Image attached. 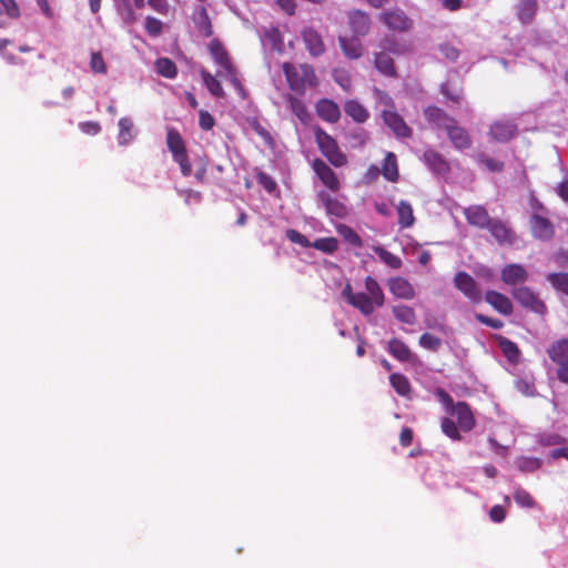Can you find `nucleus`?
<instances>
[{
  "label": "nucleus",
  "instance_id": "f257e3e1",
  "mask_svg": "<svg viewBox=\"0 0 568 568\" xmlns=\"http://www.w3.org/2000/svg\"><path fill=\"white\" fill-rule=\"evenodd\" d=\"M282 70L288 88L300 95L305 94L306 85L316 88L320 83L314 68L308 63L294 65L293 63L284 62Z\"/></svg>",
  "mask_w": 568,
  "mask_h": 568
},
{
  "label": "nucleus",
  "instance_id": "f03ea898",
  "mask_svg": "<svg viewBox=\"0 0 568 568\" xmlns=\"http://www.w3.org/2000/svg\"><path fill=\"white\" fill-rule=\"evenodd\" d=\"M313 131L318 149L326 160L335 168L346 165L347 156L341 151L337 141L318 125Z\"/></svg>",
  "mask_w": 568,
  "mask_h": 568
},
{
  "label": "nucleus",
  "instance_id": "7ed1b4c3",
  "mask_svg": "<svg viewBox=\"0 0 568 568\" xmlns=\"http://www.w3.org/2000/svg\"><path fill=\"white\" fill-rule=\"evenodd\" d=\"M511 296L521 307L532 313H536L538 315H545L547 313L546 304L528 286H519L514 288L511 291Z\"/></svg>",
  "mask_w": 568,
  "mask_h": 568
},
{
  "label": "nucleus",
  "instance_id": "20e7f679",
  "mask_svg": "<svg viewBox=\"0 0 568 568\" xmlns=\"http://www.w3.org/2000/svg\"><path fill=\"white\" fill-rule=\"evenodd\" d=\"M454 285L471 303H479L481 301L480 287L475 278L467 272H457L454 276Z\"/></svg>",
  "mask_w": 568,
  "mask_h": 568
},
{
  "label": "nucleus",
  "instance_id": "39448f33",
  "mask_svg": "<svg viewBox=\"0 0 568 568\" xmlns=\"http://www.w3.org/2000/svg\"><path fill=\"white\" fill-rule=\"evenodd\" d=\"M529 229L531 235L539 241L549 242L555 236L554 223L540 215L539 213H532L529 217Z\"/></svg>",
  "mask_w": 568,
  "mask_h": 568
},
{
  "label": "nucleus",
  "instance_id": "423d86ee",
  "mask_svg": "<svg viewBox=\"0 0 568 568\" xmlns=\"http://www.w3.org/2000/svg\"><path fill=\"white\" fill-rule=\"evenodd\" d=\"M348 27L355 37H365L369 33L372 20L367 12L352 9L347 12Z\"/></svg>",
  "mask_w": 568,
  "mask_h": 568
},
{
  "label": "nucleus",
  "instance_id": "0eeeda50",
  "mask_svg": "<svg viewBox=\"0 0 568 568\" xmlns=\"http://www.w3.org/2000/svg\"><path fill=\"white\" fill-rule=\"evenodd\" d=\"M518 132V125L510 119L497 120L491 123L489 136L500 143L510 141Z\"/></svg>",
  "mask_w": 568,
  "mask_h": 568
},
{
  "label": "nucleus",
  "instance_id": "6e6552de",
  "mask_svg": "<svg viewBox=\"0 0 568 568\" xmlns=\"http://www.w3.org/2000/svg\"><path fill=\"white\" fill-rule=\"evenodd\" d=\"M312 169L324 186L332 192L339 191L341 182L336 173L322 159H314L312 162Z\"/></svg>",
  "mask_w": 568,
  "mask_h": 568
},
{
  "label": "nucleus",
  "instance_id": "1a4fd4ad",
  "mask_svg": "<svg viewBox=\"0 0 568 568\" xmlns=\"http://www.w3.org/2000/svg\"><path fill=\"white\" fill-rule=\"evenodd\" d=\"M379 19L394 31L405 32L412 28V20L403 10L393 9L381 13Z\"/></svg>",
  "mask_w": 568,
  "mask_h": 568
},
{
  "label": "nucleus",
  "instance_id": "9d476101",
  "mask_svg": "<svg viewBox=\"0 0 568 568\" xmlns=\"http://www.w3.org/2000/svg\"><path fill=\"white\" fill-rule=\"evenodd\" d=\"M487 230L500 245H513L516 242V233L507 223L499 219H493Z\"/></svg>",
  "mask_w": 568,
  "mask_h": 568
},
{
  "label": "nucleus",
  "instance_id": "9b49d317",
  "mask_svg": "<svg viewBox=\"0 0 568 568\" xmlns=\"http://www.w3.org/2000/svg\"><path fill=\"white\" fill-rule=\"evenodd\" d=\"M384 123L392 130L397 138H410L412 129L407 125L405 120L393 110H384L382 113Z\"/></svg>",
  "mask_w": 568,
  "mask_h": 568
},
{
  "label": "nucleus",
  "instance_id": "f8f14e48",
  "mask_svg": "<svg viewBox=\"0 0 568 568\" xmlns=\"http://www.w3.org/2000/svg\"><path fill=\"white\" fill-rule=\"evenodd\" d=\"M209 52L214 62L224 70L225 74L236 69L231 61L227 50L219 39H212L210 41Z\"/></svg>",
  "mask_w": 568,
  "mask_h": 568
},
{
  "label": "nucleus",
  "instance_id": "ddd939ff",
  "mask_svg": "<svg viewBox=\"0 0 568 568\" xmlns=\"http://www.w3.org/2000/svg\"><path fill=\"white\" fill-rule=\"evenodd\" d=\"M449 414L456 416L460 430L467 433L475 428L476 418L466 402H457L455 408Z\"/></svg>",
  "mask_w": 568,
  "mask_h": 568
},
{
  "label": "nucleus",
  "instance_id": "4468645a",
  "mask_svg": "<svg viewBox=\"0 0 568 568\" xmlns=\"http://www.w3.org/2000/svg\"><path fill=\"white\" fill-rule=\"evenodd\" d=\"M306 50L312 57H321L325 52L322 36L313 28H305L301 32Z\"/></svg>",
  "mask_w": 568,
  "mask_h": 568
},
{
  "label": "nucleus",
  "instance_id": "2eb2a0df",
  "mask_svg": "<svg viewBox=\"0 0 568 568\" xmlns=\"http://www.w3.org/2000/svg\"><path fill=\"white\" fill-rule=\"evenodd\" d=\"M464 216L469 225L478 229H487L493 217L483 205H470L463 210Z\"/></svg>",
  "mask_w": 568,
  "mask_h": 568
},
{
  "label": "nucleus",
  "instance_id": "dca6fc26",
  "mask_svg": "<svg viewBox=\"0 0 568 568\" xmlns=\"http://www.w3.org/2000/svg\"><path fill=\"white\" fill-rule=\"evenodd\" d=\"M500 278L505 284L515 286L528 280V272L523 265L511 263L503 267Z\"/></svg>",
  "mask_w": 568,
  "mask_h": 568
},
{
  "label": "nucleus",
  "instance_id": "f3484780",
  "mask_svg": "<svg viewBox=\"0 0 568 568\" xmlns=\"http://www.w3.org/2000/svg\"><path fill=\"white\" fill-rule=\"evenodd\" d=\"M485 301L495 311L504 316H509L514 312V305L508 296L497 291L490 290L485 293Z\"/></svg>",
  "mask_w": 568,
  "mask_h": 568
},
{
  "label": "nucleus",
  "instance_id": "a211bd4d",
  "mask_svg": "<svg viewBox=\"0 0 568 568\" xmlns=\"http://www.w3.org/2000/svg\"><path fill=\"white\" fill-rule=\"evenodd\" d=\"M424 116L427 122L435 125L436 128H442L445 131L456 122V120L447 112L435 105L427 106L424 110Z\"/></svg>",
  "mask_w": 568,
  "mask_h": 568
},
{
  "label": "nucleus",
  "instance_id": "6ab92c4d",
  "mask_svg": "<svg viewBox=\"0 0 568 568\" xmlns=\"http://www.w3.org/2000/svg\"><path fill=\"white\" fill-rule=\"evenodd\" d=\"M317 115L325 122L336 123L341 118L337 103L329 99H321L315 105Z\"/></svg>",
  "mask_w": 568,
  "mask_h": 568
},
{
  "label": "nucleus",
  "instance_id": "aec40b11",
  "mask_svg": "<svg viewBox=\"0 0 568 568\" xmlns=\"http://www.w3.org/2000/svg\"><path fill=\"white\" fill-rule=\"evenodd\" d=\"M447 136L457 150H466L471 145V136L468 131L457 125V121L446 130Z\"/></svg>",
  "mask_w": 568,
  "mask_h": 568
},
{
  "label": "nucleus",
  "instance_id": "412c9836",
  "mask_svg": "<svg viewBox=\"0 0 568 568\" xmlns=\"http://www.w3.org/2000/svg\"><path fill=\"white\" fill-rule=\"evenodd\" d=\"M359 37H339L338 43L344 55L351 60L359 59L364 54V47Z\"/></svg>",
  "mask_w": 568,
  "mask_h": 568
},
{
  "label": "nucleus",
  "instance_id": "4be33fe9",
  "mask_svg": "<svg viewBox=\"0 0 568 568\" xmlns=\"http://www.w3.org/2000/svg\"><path fill=\"white\" fill-rule=\"evenodd\" d=\"M317 199L324 206L329 215L344 217L347 214V207L336 197L331 196L327 192L321 191L317 193Z\"/></svg>",
  "mask_w": 568,
  "mask_h": 568
},
{
  "label": "nucleus",
  "instance_id": "5701e85b",
  "mask_svg": "<svg viewBox=\"0 0 568 568\" xmlns=\"http://www.w3.org/2000/svg\"><path fill=\"white\" fill-rule=\"evenodd\" d=\"M388 288L390 293L403 300H412L415 296V290L413 285L403 277H393L388 281Z\"/></svg>",
  "mask_w": 568,
  "mask_h": 568
},
{
  "label": "nucleus",
  "instance_id": "b1692460",
  "mask_svg": "<svg viewBox=\"0 0 568 568\" xmlns=\"http://www.w3.org/2000/svg\"><path fill=\"white\" fill-rule=\"evenodd\" d=\"M375 68L385 77L397 78V70L395 67L394 59L389 53L379 51L374 55Z\"/></svg>",
  "mask_w": 568,
  "mask_h": 568
},
{
  "label": "nucleus",
  "instance_id": "393cba45",
  "mask_svg": "<svg viewBox=\"0 0 568 568\" xmlns=\"http://www.w3.org/2000/svg\"><path fill=\"white\" fill-rule=\"evenodd\" d=\"M547 355L558 366L568 362V337L554 342L547 349Z\"/></svg>",
  "mask_w": 568,
  "mask_h": 568
},
{
  "label": "nucleus",
  "instance_id": "a878e982",
  "mask_svg": "<svg viewBox=\"0 0 568 568\" xmlns=\"http://www.w3.org/2000/svg\"><path fill=\"white\" fill-rule=\"evenodd\" d=\"M381 174L385 178V180L395 183L399 180V170L396 154L393 152H387L385 159L382 163V168L379 169Z\"/></svg>",
  "mask_w": 568,
  "mask_h": 568
},
{
  "label": "nucleus",
  "instance_id": "bb28decb",
  "mask_svg": "<svg viewBox=\"0 0 568 568\" xmlns=\"http://www.w3.org/2000/svg\"><path fill=\"white\" fill-rule=\"evenodd\" d=\"M423 159L426 165L435 173L445 174L449 171L448 162L442 156L440 153L434 150H427Z\"/></svg>",
  "mask_w": 568,
  "mask_h": 568
},
{
  "label": "nucleus",
  "instance_id": "cd10ccee",
  "mask_svg": "<svg viewBox=\"0 0 568 568\" xmlns=\"http://www.w3.org/2000/svg\"><path fill=\"white\" fill-rule=\"evenodd\" d=\"M516 11L521 23H531L538 11V2L537 0H519L516 6Z\"/></svg>",
  "mask_w": 568,
  "mask_h": 568
},
{
  "label": "nucleus",
  "instance_id": "c85d7f7f",
  "mask_svg": "<svg viewBox=\"0 0 568 568\" xmlns=\"http://www.w3.org/2000/svg\"><path fill=\"white\" fill-rule=\"evenodd\" d=\"M197 31L205 38H210L213 34V26L209 16V12L204 6H200L193 17Z\"/></svg>",
  "mask_w": 568,
  "mask_h": 568
},
{
  "label": "nucleus",
  "instance_id": "c756f323",
  "mask_svg": "<svg viewBox=\"0 0 568 568\" xmlns=\"http://www.w3.org/2000/svg\"><path fill=\"white\" fill-rule=\"evenodd\" d=\"M495 338L505 357L511 363H518L520 357V349L518 345L511 339L501 335H497Z\"/></svg>",
  "mask_w": 568,
  "mask_h": 568
},
{
  "label": "nucleus",
  "instance_id": "7c9ffc66",
  "mask_svg": "<svg viewBox=\"0 0 568 568\" xmlns=\"http://www.w3.org/2000/svg\"><path fill=\"white\" fill-rule=\"evenodd\" d=\"M344 111L357 123H364L369 118V113L366 108L356 100L346 101L344 104Z\"/></svg>",
  "mask_w": 568,
  "mask_h": 568
},
{
  "label": "nucleus",
  "instance_id": "2f4dec72",
  "mask_svg": "<svg viewBox=\"0 0 568 568\" xmlns=\"http://www.w3.org/2000/svg\"><path fill=\"white\" fill-rule=\"evenodd\" d=\"M166 145L172 153V158L186 152L185 142L180 132L174 128H170L166 131Z\"/></svg>",
  "mask_w": 568,
  "mask_h": 568
},
{
  "label": "nucleus",
  "instance_id": "473e14b6",
  "mask_svg": "<svg viewBox=\"0 0 568 568\" xmlns=\"http://www.w3.org/2000/svg\"><path fill=\"white\" fill-rule=\"evenodd\" d=\"M398 224L402 229L412 227L415 223L413 206L409 202L402 200L397 205Z\"/></svg>",
  "mask_w": 568,
  "mask_h": 568
},
{
  "label": "nucleus",
  "instance_id": "72a5a7b5",
  "mask_svg": "<svg viewBox=\"0 0 568 568\" xmlns=\"http://www.w3.org/2000/svg\"><path fill=\"white\" fill-rule=\"evenodd\" d=\"M389 384L394 388V390L402 397H409L412 394V385L409 379L400 374V373H393L389 376Z\"/></svg>",
  "mask_w": 568,
  "mask_h": 568
},
{
  "label": "nucleus",
  "instance_id": "f704fd0d",
  "mask_svg": "<svg viewBox=\"0 0 568 568\" xmlns=\"http://www.w3.org/2000/svg\"><path fill=\"white\" fill-rule=\"evenodd\" d=\"M387 349L399 362L410 361L412 352L409 347L398 338L390 339Z\"/></svg>",
  "mask_w": 568,
  "mask_h": 568
},
{
  "label": "nucleus",
  "instance_id": "c9c22d12",
  "mask_svg": "<svg viewBox=\"0 0 568 568\" xmlns=\"http://www.w3.org/2000/svg\"><path fill=\"white\" fill-rule=\"evenodd\" d=\"M365 288L367 291L366 294L371 297L376 307H381L384 305L385 296L382 287L379 286L375 278H373L372 276H367L365 278Z\"/></svg>",
  "mask_w": 568,
  "mask_h": 568
},
{
  "label": "nucleus",
  "instance_id": "e433bc0d",
  "mask_svg": "<svg viewBox=\"0 0 568 568\" xmlns=\"http://www.w3.org/2000/svg\"><path fill=\"white\" fill-rule=\"evenodd\" d=\"M285 100L288 102L291 111L302 123H307L310 121V113L302 100L292 94H287Z\"/></svg>",
  "mask_w": 568,
  "mask_h": 568
},
{
  "label": "nucleus",
  "instance_id": "4c0bfd02",
  "mask_svg": "<svg viewBox=\"0 0 568 568\" xmlns=\"http://www.w3.org/2000/svg\"><path fill=\"white\" fill-rule=\"evenodd\" d=\"M201 78L212 95H214L215 98L225 97V92L222 88V84L220 80L216 79V77H214L206 70H201Z\"/></svg>",
  "mask_w": 568,
  "mask_h": 568
},
{
  "label": "nucleus",
  "instance_id": "58836bf2",
  "mask_svg": "<svg viewBox=\"0 0 568 568\" xmlns=\"http://www.w3.org/2000/svg\"><path fill=\"white\" fill-rule=\"evenodd\" d=\"M351 305L355 308L359 310L364 315H371L374 312L375 304L371 300V297L363 292L356 293L353 301H351Z\"/></svg>",
  "mask_w": 568,
  "mask_h": 568
},
{
  "label": "nucleus",
  "instance_id": "ea45409f",
  "mask_svg": "<svg viewBox=\"0 0 568 568\" xmlns=\"http://www.w3.org/2000/svg\"><path fill=\"white\" fill-rule=\"evenodd\" d=\"M546 278L556 291L568 296V272L549 273Z\"/></svg>",
  "mask_w": 568,
  "mask_h": 568
},
{
  "label": "nucleus",
  "instance_id": "a19ab883",
  "mask_svg": "<svg viewBox=\"0 0 568 568\" xmlns=\"http://www.w3.org/2000/svg\"><path fill=\"white\" fill-rule=\"evenodd\" d=\"M155 69L159 74L168 79H174L178 74L175 63L169 58H159L155 61Z\"/></svg>",
  "mask_w": 568,
  "mask_h": 568
},
{
  "label": "nucleus",
  "instance_id": "79ce46f5",
  "mask_svg": "<svg viewBox=\"0 0 568 568\" xmlns=\"http://www.w3.org/2000/svg\"><path fill=\"white\" fill-rule=\"evenodd\" d=\"M373 251L378 255L381 261H383L389 267L395 270L402 267V260L383 246H374Z\"/></svg>",
  "mask_w": 568,
  "mask_h": 568
},
{
  "label": "nucleus",
  "instance_id": "37998d69",
  "mask_svg": "<svg viewBox=\"0 0 568 568\" xmlns=\"http://www.w3.org/2000/svg\"><path fill=\"white\" fill-rule=\"evenodd\" d=\"M133 130V122L129 118H121L119 120V143L120 144H128L133 139L132 134Z\"/></svg>",
  "mask_w": 568,
  "mask_h": 568
},
{
  "label": "nucleus",
  "instance_id": "c03bdc74",
  "mask_svg": "<svg viewBox=\"0 0 568 568\" xmlns=\"http://www.w3.org/2000/svg\"><path fill=\"white\" fill-rule=\"evenodd\" d=\"M338 234L352 246L362 247L363 241L361 236L348 225L341 224L337 226Z\"/></svg>",
  "mask_w": 568,
  "mask_h": 568
},
{
  "label": "nucleus",
  "instance_id": "a18cd8bd",
  "mask_svg": "<svg viewBox=\"0 0 568 568\" xmlns=\"http://www.w3.org/2000/svg\"><path fill=\"white\" fill-rule=\"evenodd\" d=\"M394 316L404 324H414L416 321V314L414 310L407 305H398L393 307Z\"/></svg>",
  "mask_w": 568,
  "mask_h": 568
},
{
  "label": "nucleus",
  "instance_id": "49530a36",
  "mask_svg": "<svg viewBox=\"0 0 568 568\" xmlns=\"http://www.w3.org/2000/svg\"><path fill=\"white\" fill-rule=\"evenodd\" d=\"M440 428L443 433L455 442L462 440V435L459 432V426L453 419L448 417H444L440 422Z\"/></svg>",
  "mask_w": 568,
  "mask_h": 568
},
{
  "label": "nucleus",
  "instance_id": "de8ad7c7",
  "mask_svg": "<svg viewBox=\"0 0 568 568\" xmlns=\"http://www.w3.org/2000/svg\"><path fill=\"white\" fill-rule=\"evenodd\" d=\"M311 246L321 252L333 254L338 247V241L335 237H321L311 243Z\"/></svg>",
  "mask_w": 568,
  "mask_h": 568
},
{
  "label": "nucleus",
  "instance_id": "09e8293b",
  "mask_svg": "<svg viewBox=\"0 0 568 568\" xmlns=\"http://www.w3.org/2000/svg\"><path fill=\"white\" fill-rule=\"evenodd\" d=\"M118 13L126 24H133L136 20V16L129 0H121L118 4Z\"/></svg>",
  "mask_w": 568,
  "mask_h": 568
},
{
  "label": "nucleus",
  "instance_id": "8fccbe9b",
  "mask_svg": "<svg viewBox=\"0 0 568 568\" xmlns=\"http://www.w3.org/2000/svg\"><path fill=\"white\" fill-rule=\"evenodd\" d=\"M419 345L425 349L437 352L442 346V339L430 333H424L419 337Z\"/></svg>",
  "mask_w": 568,
  "mask_h": 568
},
{
  "label": "nucleus",
  "instance_id": "3c124183",
  "mask_svg": "<svg viewBox=\"0 0 568 568\" xmlns=\"http://www.w3.org/2000/svg\"><path fill=\"white\" fill-rule=\"evenodd\" d=\"M90 70L95 74H105L108 72V67L101 52L91 53Z\"/></svg>",
  "mask_w": 568,
  "mask_h": 568
},
{
  "label": "nucleus",
  "instance_id": "603ef678",
  "mask_svg": "<svg viewBox=\"0 0 568 568\" xmlns=\"http://www.w3.org/2000/svg\"><path fill=\"white\" fill-rule=\"evenodd\" d=\"M514 499L519 506L525 508H532L536 505V501L532 498V496L523 488H517L515 490Z\"/></svg>",
  "mask_w": 568,
  "mask_h": 568
},
{
  "label": "nucleus",
  "instance_id": "864d4df0",
  "mask_svg": "<svg viewBox=\"0 0 568 568\" xmlns=\"http://www.w3.org/2000/svg\"><path fill=\"white\" fill-rule=\"evenodd\" d=\"M145 30L149 36L159 37L162 33L163 23L159 19L148 16L145 18Z\"/></svg>",
  "mask_w": 568,
  "mask_h": 568
},
{
  "label": "nucleus",
  "instance_id": "5fc2aeb1",
  "mask_svg": "<svg viewBox=\"0 0 568 568\" xmlns=\"http://www.w3.org/2000/svg\"><path fill=\"white\" fill-rule=\"evenodd\" d=\"M285 235L292 243L298 244L303 247H311L308 239L297 230L288 229L286 230Z\"/></svg>",
  "mask_w": 568,
  "mask_h": 568
},
{
  "label": "nucleus",
  "instance_id": "6e6d98bb",
  "mask_svg": "<svg viewBox=\"0 0 568 568\" xmlns=\"http://www.w3.org/2000/svg\"><path fill=\"white\" fill-rule=\"evenodd\" d=\"M435 395L437 396L438 400L444 405L446 413H450L455 406L456 403H454L452 396L443 388L438 387L435 390Z\"/></svg>",
  "mask_w": 568,
  "mask_h": 568
},
{
  "label": "nucleus",
  "instance_id": "4d7b16f0",
  "mask_svg": "<svg viewBox=\"0 0 568 568\" xmlns=\"http://www.w3.org/2000/svg\"><path fill=\"white\" fill-rule=\"evenodd\" d=\"M256 180L268 193H272L277 187L275 180L265 172H257Z\"/></svg>",
  "mask_w": 568,
  "mask_h": 568
},
{
  "label": "nucleus",
  "instance_id": "13d9d810",
  "mask_svg": "<svg viewBox=\"0 0 568 568\" xmlns=\"http://www.w3.org/2000/svg\"><path fill=\"white\" fill-rule=\"evenodd\" d=\"M518 467L521 471H535L541 467V462L538 458L524 457L518 462Z\"/></svg>",
  "mask_w": 568,
  "mask_h": 568
},
{
  "label": "nucleus",
  "instance_id": "bf43d9fd",
  "mask_svg": "<svg viewBox=\"0 0 568 568\" xmlns=\"http://www.w3.org/2000/svg\"><path fill=\"white\" fill-rule=\"evenodd\" d=\"M478 162L483 163L490 172H501L505 166L504 162L485 155H479Z\"/></svg>",
  "mask_w": 568,
  "mask_h": 568
},
{
  "label": "nucleus",
  "instance_id": "052dcab7",
  "mask_svg": "<svg viewBox=\"0 0 568 568\" xmlns=\"http://www.w3.org/2000/svg\"><path fill=\"white\" fill-rule=\"evenodd\" d=\"M224 75L230 81V83L234 87V89L237 91L240 97L242 99H246L247 98V93H246V90H245L244 85L242 84L241 80L237 78V70L235 69V70H233L230 73L224 74Z\"/></svg>",
  "mask_w": 568,
  "mask_h": 568
},
{
  "label": "nucleus",
  "instance_id": "680f3d73",
  "mask_svg": "<svg viewBox=\"0 0 568 568\" xmlns=\"http://www.w3.org/2000/svg\"><path fill=\"white\" fill-rule=\"evenodd\" d=\"M199 125L203 131H210L215 125L213 115L206 110L199 111Z\"/></svg>",
  "mask_w": 568,
  "mask_h": 568
},
{
  "label": "nucleus",
  "instance_id": "e2e57ef3",
  "mask_svg": "<svg viewBox=\"0 0 568 568\" xmlns=\"http://www.w3.org/2000/svg\"><path fill=\"white\" fill-rule=\"evenodd\" d=\"M173 160L179 164L183 176H190L192 173V165L189 161L187 152L173 156Z\"/></svg>",
  "mask_w": 568,
  "mask_h": 568
},
{
  "label": "nucleus",
  "instance_id": "0e129e2a",
  "mask_svg": "<svg viewBox=\"0 0 568 568\" xmlns=\"http://www.w3.org/2000/svg\"><path fill=\"white\" fill-rule=\"evenodd\" d=\"M381 48L383 49L382 51H385L387 53H393V54L400 53L399 44L396 41V39H394L393 37H385L381 41Z\"/></svg>",
  "mask_w": 568,
  "mask_h": 568
},
{
  "label": "nucleus",
  "instance_id": "69168bd1",
  "mask_svg": "<svg viewBox=\"0 0 568 568\" xmlns=\"http://www.w3.org/2000/svg\"><path fill=\"white\" fill-rule=\"evenodd\" d=\"M440 92L448 99L450 100L452 102L454 103H460L462 101V91L460 90H455V91H452L450 88H449V84L446 82V83H442L440 85Z\"/></svg>",
  "mask_w": 568,
  "mask_h": 568
},
{
  "label": "nucleus",
  "instance_id": "338daca9",
  "mask_svg": "<svg viewBox=\"0 0 568 568\" xmlns=\"http://www.w3.org/2000/svg\"><path fill=\"white\" fill-rule=\"evenodd\" d=\"M475 318L481 323V324H485L491 328H495V329H500L504 327V323L503 321L498 320V318H493V317H489V316H486L484 314H480V313H477L475 314Z\"/></svg>",
  "mask_w": 568,
  "mask_h": 568
},
{
  "label": "nucleus",
  "instance_id": "774afa93",
  "mask_svg": "<svg viewBox=\"0 0 568 568\" xmlns=\"http://www.w3.org/2000/svg\"><path fill=\"white\" fill-rule=\"evenodd\" d=\"M79 128L83 133L90 135H95L101 131V125L95 121L81 122Z\"/></svg>",
  "mask_w": 568,
  "mask_h": 568
}]
</instances>
